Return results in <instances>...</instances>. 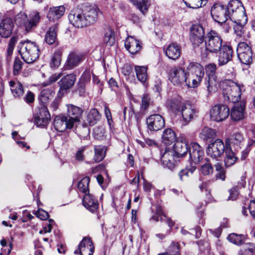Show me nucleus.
Returning a JSON list of instances; mask_svg holds the SVG:
<instances>
[{
    "instance_id": "55",
    "label": "nucleus",
    "mask_w": 255,
    "mask_h": 255,
    "mask_svg": "<svg viewBox=\"0 0 255 255\" xmlns=\"http://www.w3.org/2000/svg\"><path fill=\"white\" fill-rule=\"evenodd\" d=\"M180 251L179 245L178 243L173 242L168 249L169 255H178Z\"/></svg>"
},
{
    "instance_id": "14",
    "label": "nucleus",
    "mask_w": 255,
    "mask_h": 255,
    "mask_svg": "<svg viewBox=\"0 0 255 255\" xmlns=\"http://www.w3.org/2000/svg\"><path fill=\"white\" fill-rule=\"evenodd\" d=\"M67 107V116L70 121L74 126L77 123L81 121L82 116L83 113V110L78 106L72 104H68Z\"/></svg>"
},
{
    "instance_id": "22",
    "label": "nucleus",
    "mask_w": 255,
    "mask_h": 255,
    "mask_svg": "<svg viewBox=\"0 0 255 255\" xmlns=\"http://www.w3.org/2000/svg\"><path fill=\"white\" fill-rule=\"evenodd\" d=\"M246 103L241 101L235 104L231 111V117L233 121H238L245 117Z\"/></svg>"
},
{
    "instance_id": "29",
    "label": "nucleus",
    "mask_w": 255,
    "mask_h": 255,
    "mask_svg": "<svg viewBox=\"0 0 255 255\" xmlns=\"http://www.w3.org/2000/svg\"><path fill=\"white\" fill-rule=\"evenodd\" d=\"M230 20L234 23L242 22L243 23H246L248 21L247 16L244 7H241L233 13L229 14Z\"/></svg>"
},
{
    "instance_id": "19",
    "label": "nucleus",
    "mask_w": 255,
    "mask_h": 255,
    "mask_svg": "<svg viewBox=\"0 0 255 255\" xmlns=\"http://www.w3.org/2000/svg\"><path fill=\"white\" fill-rule=\"evenodd\" d=\"M188 153H189L190 159L195 164L199 163L204 156V151L202 147L195 142L190 144Z\"/></svg>"
},
{
    "instance_id": "10",
    "label": "nucleus",
    "mask_w": 255,
    "mask_h": 255,
    "mask_svg": "<svg viewBox=\"0 0 255 255\" xmlns=\"http://www.w3.org/2000/svg\"><path fill=\"white\" fill-rule=\"evenodd\" d=\"M211 13L213 18L216 22L223 23L228 21L227 24H230L228 21L229 14L226 6L215 4L212 6Z\"/></svg>"
},
{
    "instance_id": "45",
    "label": "nucleus",
    "mask_w": 255,
    "mask_h": 255,
    "mask_svg": "<svg viewBox=\"0 0 255 255\" xmlns=\"http://www.w3.org/2000/svg\"><path fill=\"white\" fill-rule=\"evenodd\" d=\"M94 160L99 162L102 161L105 156L106 148L104 146L96 145L95 146Z\"/></svg>"
},
{
    "instance_id": "3",
    "label": "nucleus",
    "mask_w": 255,
    "mask_h": 255,
    "mask_svg": "<svg viewBox=\"0 0 255 255\" xmlns=\"http://www.w3.org/2000/svg\"><path fill=\"white\" fill-rule=\"evenodd\" d=\"M41 17L39 12L33 11L27 16L24 12H20L14 17L15 24L27 32L31 31L39 23Z\"/></svg>"
},
{
    "instance_id": "60",
    "label": "nucleus",
    "mask_w": 255,
    "mask_h": 255,
    "mask_svg": "<svg viewBox=\"0 0 255 255\" xmlns=\"http://www.w3.org/2000/svg\"><path fill=\"white\" fill-rule=\"evenodd\" d=\"M62 75L61 73H55L52 75L48 79V80L43 83L44 86H48L57 81Z\"/></svg>"
},
{
    "instance_id": "63",
    "label": "nucleus",
    "mask_w": 255,
    "mask_h": 255,
    "mask_svg": "<svg viewBox=\"0 0 255 255\" xmlns=\"http://www.w3.org/2000/svg\"><path fill=\"white\" fill-rule=\"evenodd\" d=\"M90 77L89 75L85 74L82 75L81 76L79 82V86L80 88L84 89L85 88V85L87 82H88L90 81Z\"/></svg>"
},
{
    "instance_id": "23",
    "label": "nucleus",
    "mask_w": 255,
    "mask_h": 255,
    "mask_svg": "<svg viewBox=\"0 0 255 255\" xmlns=\"http://www.w3.org/2000/svg\"><path fill=\"white\" fill-rule=\"evenodd\" d=\"M126 49L131 54L137 53L141 49L140 41L133 36H128L125 42Z\"/></svg>"
},
{
    "instance_id": "28",
    "label": "nucleus",
    "mask_w": 255,
    "mask_h": 255,
    "mask_svg": "<svg viewBox=\"0 0 255 255\" xmlns=\"http://www.w3.org/2000/svg\"><path fill=\"white\" fill-rule=\"evenodd\" d=\"M13 24L10 18L4 19L0 24V35L4 38L9 37L12 32Z\"/></svg>"
},
{
    "instance_id": "62",
    "label": "nucleus",
    "mask_w": 255,
    "mask_h": 255,
    "mask_svg": "<svg viewBox=\"0 0 255 255\" xmlns=\"http://www.w3.org/2000/svg\"><path fill=\"white\" fill-rule=\"evenodd\" d=\"M61 63V58L58 54H55L51 59V67L55 68L58 67Z\"/></svg>"
},
{
    "instance_id": "54",
    "label": "nucleus",
    "mask_w": 255,
    "mask_h": 255,
    "mask_svg": "<svg viewBox=\"0 0 255 255\" xmlns=\"http://www.w3.org/2000/svg\"><path fill=\"white\" fill-rule=\"evenodd\" d=\"M240 255H255V246L254 244H249L246 248L241 250Z\"/></svg>"
},
{
    "instance_id": "57",
    "label": "nucleus",
    "mask_w": 255,
    "mask_h": 255,
    "mask_svg": "<svg viewBox=\"0 0 255 255\" xmlns=\"http://www.w3.org/2000/svg\"><path fill=\"white\" fill-rule=\"evenodd\" d=\"M251 48L245 42H242L238 44L237 48L238 55L243 53H246L248 51L251 50Z\"/></svg>"
},
{
    "instance_id": "49",
    "label": "nucleus",
    "mask_w": 255,
    "mask_h": 255,
    "mask_svg": "<svg viewBox=\"0 0 255 255\" xmlns=\"http://www.w3.org/2000/svg\"><path fill=\"white\" fill-rule=\"evenodd\" d=\"M152 219L156 221L166 222L170 228L174 225V222L169 218H167L161 211H158L157 215L152 217Z\"/></svg>"
},
{
    "instance_id": "11",
    "label": "nucleus",
    "mask_w": 255,
    "mask_h": 255,
    "mask_svg": "<svg viewBox=\"0 0 255 255\" xmlns=\"http://www.w3.org/2000/svg\"><path fill=\"white\" fill-rule=\"evenodd\" d=\"M205 31L200 24L192 25L190 28V40L194 46H198L204 39Z\"/></svg>"
},
{
    "instance_id": "13",
    "label": "nucleus",
    "mask_w": 255,
    "mask_h": 255,
    "mask_svg": "<svg viewBox=\"0 0 255 255\" xmlns=\"http://www.w3.org/2000/svg\"><path fill=\"white\" fill-rule=\"evenodd\" d=\"M226 144L220 139H217L213 143L209 145L207 154L212 158L218 159L221 157L225 151Z\"/></svg>"
},
{
    "instance_id": "30",
    "label": "nucleus",
    "mask_w": 255,
    "mask_h": 255,
    "mask_svg": "<svg viewBox=\"0 0 255 255\" xmlns=\"http://www.w3.org/2000/svg\"><path fill=\"white\" fill-rule=\"evenodd\" d=\"M189 149V146L188 145L185 140H178L174 143L173 145V151L177 157H183L186 155Z\"/></svg>"
},
{
    "instance_id": "7",
    "label": "nucleus",
    "mask_w": 255,
    "mask_h": 255,
    "mask_svg": "<svg viewBox=\"0 0 255 255\" xmlns=\"http://www.w3.org/2000/svg\"><path fill=\"white\" fill-rule=\"evenodd\" d=\"M217 67L215 64H210L205 68L207 78L205 79V85L209 94L217 89L218 81L215 73Z\"/></svg>"
},
{
    "instance_id": "53",
    "label": "nucleus",
    "mask_w": 255,
    "mask_h": 255,
    "mask_svg": "<svg viewBox=\"0 0 255 255\" xmlns=\"http://www.w3.org/2000/svg\"><path fill=\"white\" fill-rule=\"evenodd\" d=\"M229 241L234 244L239 245L242 243L244 236L241 235H237L235 233L230 234L227 238Z\"/></svg>"
},
{
    "instance_id": "32",
    "label": "nucleus",
    "mask_w": 255,
    "mask_h": 255,
    "mask_svg": "<svg viewBox=\"0 0 255 255\" xmlns=\"http://www.w3.org/2000/svg\"><path fill=\"white\" fill-rule=\"evenodd\" d=\"M165 54L169 59L176 60L180 56L181 47L177 43H172L166 48Z\"/></svg>"
},
{
    "instance_id": "18",
    "label": "nucleus",
    "mask_w": 255,
    "mask_h": 255,
    "mask_svg": "<svg viewBox=\"0 0 255 255\" xmlns=\"http://www.w3.org/2000/svg\"><path fill=\"white\" fill-rule=\"evenodd\" d=\"M94 250L95 248L91 239L85 237L80 242L78 249L74 252V254H80V255H92Z\"/></svg>"
},
{
    "instance_id": "46",
    "label": "nucleus",
    "mask_w": 255,
    "mask_h": 255,
    "mask_svg": "<svg viewBox=\"0 0 255 255\" xmlns=\"http://www.w3.org/2000/svg\"><path fill=\"white\" fill-rule=\"evenodd\" d=\"M134 4L143 15L147 12L149 5L148 0H132Z\"/></svg>"
},
{
    "instance_id": "42",
    "label": "nucleus",
    "mask_w": 255,
    "mask_h": 255,
    "mask_svg": "<svg viewBox=\"0 0 255 255\" xmlns=\"http://www.w3.org/2000/svg\"><path fill=\"white\" fill-rule=\"evenodd\" d=\"M216 135L215 130L208 127L204 128L200 133V137L204 140L214 138Z\"/></svg>"
},
{
    "instance_id": "35",
    "label": "nucleus",
    "mask_w": 255,
    "mask_h": 255,
    "mask_svg": "<svg viewBox=\"0 0 255 255\" xmlns=\"http://www.w3.org/2000/svg\"><path fill=\"white\" fill-rule=\"evenodd\" d=\"M176 134L175 131L170 128H167L163 130L162 134V141L166 145H169L175 141Z\"/></svg>"
},
{
    "instance_id": "44",
    "label": "nucleus",
    "mask_w": 255,
    "mask_h": 255,
    "mask_svg": "<svg viewBox=\"0 0 255 255\" xmlns=\"http://www.w3.org/2000/svg\"><path fill=\"white\" fill-rule=\"evenodd\" d=\"M104 42L108 46H112L115 42L114 31L110 28L106 30Z\"/></svg>"
},
{
    "instance_id": "34",
    "label": "nucleus",
    "mask_w": 255,
    "mask_h": 255,
    "mask_svg": "<svg viewBox=\"0 0 255 255\" xmlns=\"http://www.w3.org/2000/svg\"><path fill=\"white\" fill-rule=\"evenodd\" d=\"M225 152L226 155L224 158L225 165L226 167H229L233 165L238 158L232 150L231 147L226 146Z\"/></svg>"
},
{
    "instance_id": "58",
    "label": "nucleus",
    "mask_w": 255,
    "mask_h": 255,
    "mask_svg": "<svg viewBox=\"0 0 255 255\" xmlns=\"http://www.w3.org/2000/svg\"><path fill=\"white\" fill-rule=\"evenodd\" d=\"M22 62L19 58H15L13 63V74H19L22 69Z\"/></svg>"
},
{
    "instance_id": "33",
    "label": "nucleus",
    "mask_w": 255,
    "mask_h": 255,
    "mask_svg": "<svg viewBox=\"0 0 255 255\" xmlns=\"http://www.w3.org/2000/svg\"><path fill=\"white\" fill-rule=\"evenodd\" d=\"M242 22L235 23L233 25L234 32L237 36L242 38L244 40L250 37V32L248 30L245 24Z\"/></svg>"
},
{
    "instance_id": "64",
    "label": "nucleus",
    "mask_w": 255,
    "mask_h": 255,
    "mask_svg": "<svg viewBox=\"0 0 255 255\" xmlns=\"http://www.w3.org/2000/svg\"><path fill=\"white\" fill-rule=\"evenodd\" d=\"M36 215L42 220H45L49 217L48 213L42 209H38L36 213Z\"/></svg>"
},
{
    "instance_id": "12",
    "label": "nucleus",
    "mask_w": 255,
    "mask_h": 255,
    "mask_svg": "<svg viewBox=\"0 0 255 255\" xmlns=\"http://www.w3.org/2000/svg\"><path fill=\"white\" fill-rule=\"evenodd\" d=\"M180 112L182 116L181 122L183 126L187 125L197 117L198 114L197 110L193 106L189 104H184Z\"/></svg>"
},
{
    "instance_id": "25",
    "label": "nucleus",
    "mask_w": 255,
    "mask_h": 255,
    "mask_svg": "<svg viewBox=\"0 0 255 255\" xmlns=\"http://www.w3.org/2000/svg\"><path fill=\"white\" fill-rule=\"evenodd\" d=\"M65 7L63 5L50 7L47 14V17L50 21L58 22L57 20L64 14Z\"/></svg>"
},
{
    "instance_id": "50",
    "label": "nucleus",
    "mask_w": 255,
    "mask_h": 255,
    "mask_svg": "<svg viewBox=\"0 0 255 255\" xmlns=\"http://www.w3.org/2000/svg\"><path fill=\"white\" fill-rule=\"evenodd\" d=\"M238 58L244 64L249 65L252 61V50L248 51L246 53H243L238 55Z\"/></svg>"
},
{
    "instance_id": "59",
    "label": "nucleus",
    "mask_w": 255,
    "mask_h": 255,
    "mask_svg": "<svg viewBox=\"0 0 255 255\" xmlns=\"http://www.w3.org/2000/svg\"><path fill=\"white\" fill-rule=\"evenodd\" d=\"M50 119L41 118L39 117H34V122L37 127L44 128L48 123Z\"/></svg>"
},
{
    "instance_id": "16",
    "label": "nucleus",
    "mask_w": 255,
    "mask_h": 255,
    "mask_svg": "<svg viewBox=\"0 0 255 255\" xmlns=\"http://www.w3.org/2000/svg\"><path fill=\"white\" fill-rule=\"evenodd\" d=\"M53 125L55 129L59 132H63L67 129H72L74 127L72 123H70L68 117L64 115L56 116L53 122Z\"/></svg>"
},
{
    "instance_id": "38",
    "label": "nucleus",
    "mask_w": 255,
    "mask_h": 255,
    "mask_svg": "<svg viewBox=\"0 0 255 255\" xmlns=\"http://www.w3.org/2000/svg\"><path fill=\"white\" fill-rule=\"evenodd\" d=\"M166 105L167 107L173 112H180L182 107L184 105L181 98L179 97L168 100Z\"/></svg>"
},
{
    "instance_id": "6",
    "label": "nucleus",
    "mask_w": 255,
    "mask_h": 255,
    "mask_svg": "<svg viewBox=\"0 0 255 255\" xmlns=\"http://www.w3.org/2000/svg\"><path fill=\"white\" fill-rule=\"evenodd\" d=\"M222 39L215 31L211 30L205 37L206 50L211 53H216L222 47Z\"/></svg>"
},
{
    "instance_id": "48",
    "label": "nucleus",
    "mask_w": 255,
    "mask_h": 255,
    "mask_svg": "<svg viewBox=\"0 0 255 255\" xmlns=\"http://www.w3.org/2000/svg\"><path fill=\"white\" fill-rule=\"evenodd\" d=\"M90 182V178L85 177L81 180L78 184V188L79 190L85 194L89 193V183Z\"/></svg>"
},
{
    "instance_id": "36",
    "label": "nucleus",
    "mask_w": 255,
    "mask_h": 255,
    "mask_svg": "<svg viewBox=\"0 0 255 255\" xmlns=\"http://www.w3.org/2000/svg\"><path fill=\"white\" fill-rule=\"evenodd\" d=\"M55 95V92L51 88L43 89L39 97V100L43 105H46L47 102L53 99Z\"/></svg>"
},
{
    "instance_id": "5",
    "label": "nucleus",
    "mask_w": 255,
    "mask_h": 255,
    "mask_svg": "<svg viewBox=\"0 0 255 255\" xmlns=\"http://www.w3.org/2000/svg\"><path fill=\"white\" fill-rule=\"evenodd\" d=\"M18 49L22 58L27 63H32L39 57V49L34 42L28 40L21 41Z\"/></svg>"
},
{
    "instance_id": "39",
    "label": "nucleus",
    "mask_w": 255,
    "mask_h": 255,
    "mask_svg": "<svg viewBox=\"0 0 255 255\" xmlns=\"http://www.w3.org/2000/svg\"><path fill=\"white\" fill-rule=\"evenodd\" d=\"M9 85L10 87L11 91L15 97H19L21 96L24 92L23 86L19 82L10 81Z\"/></svg>"
},
{
    "instance_id": "51",
    "label": "nucleus",
    "mask_w": 255,
    "mask_h": 255,
    "mask_svg": "<svg viewBox=\"0 0 255 255\" xmlns=\"http://www.w3.org/2000/svg\"><path fill=\"white\" fill-rule=\"evenodd\" d=\"M242 3L237 0H232L227 7L228 14L233 13L237 9L240 8L241 7H243Z\"/></svg>"
},
{
    "instance_id": "9",
    "label": "nucleus",
    "mask_w": 255,
    "mask_h": 255,
    "mask_svg": "<svg viewBox=\"0 0 255 255\" xmlns=\"http://www.w3.org/2000/svg\"><path fill=\"white\" fill-rule=\"evenodd\" d=\"M229 114L230 110L228 107L222 104L215 105L210 110L211 120L217 122L225 120L229 117Z\"/></svg>"
},
{
    "instance_id": "20",
    "label": "nucleus",
    "mask_w": 255,
    "mask_h": 255,
    "mask_svg": "<svg viewBox=\"0 0 255 255\" xmlns=\"http://www.w3.org/2000/svg\"><path fill=\"white\" fill-rule=\"evenodd\" d=\"M244 137L240 132H235L225 140L226 146L231 147L232 145L235 149H240L243 145Z\"/></svg>"
},
{
    "instance_id": "27",
    "label": "nucleus",
    "mask_w": 255,
    "mask_h": 255,
    "mask_svg": "<svg viewBox=\"0 0 255 255\" xmlns=\"http://www.w3.org/2000/svg\"><path fill=\"white\" fill-rule=\"evenodd\" d=\"M76 81V76L74 74H68L59 81L60 91H67L73 87Z\"/></svg>"
},
{
    "instance_id": "1",
    "label": "nucleus",
    "mask_w": 255,
    "mask_h": 255,
    "mask_svg": "<svg viewBox=\"0 0 255 255\" xmlns=\"http://www.w3.org/2000/svg\"><path fill=\"white\" fill-rule=\"evenodd\" d=\"M100 10L98 8L90 6L85 9L75 8L68 15L70 22L75 27L82 28L94 23L97 20Z\"/></svg>"
},
{
    "instance_id": "47",
    "label": "nucleus",
    "mask_w": 255,
    "mask_h": 255,
    "mask_svg": "<svg viewBox=\"0 0 255 255\" xmlns=\"http://www.w3.org/2000/svg\"><path fill=\"white\" fill-rule=\"evenodd\" d=\"M76 132L81 138L85 139L89 136L90 128L88 127L86 123L77 127Z\"/></svg>"
},
{
    "instance_id": "15",
    "label": "nucleus",
    "mask_w": 255,
    "mask_h": 255,
    "mask_svg": "<svg viewBox=\"0 0 255 255\" xmlns=\"http://www.w3.org/2000/svg\"><path fill=\"white\" fill-rule=\"evenodd\" d=\"M147 128L150 131H158L165 126V121L159 114L150 115L146 119Z\"/></svg>"
},
{
    "instance_id": "4",
    "label": "nucleus",
    "mask_w": 255,
    "mask_h": 255,
    "mask_svg": "<svg viewBox=\"0 0 255 255\" xmlns=\"http://www.w3.org/2000/svg\"><path fill=\"white\" fill-rule=\"evenodd\" d=\"M186 86L188 88L198 87L203 80L205 72L203 67L199 64L190 63L187 66Z\"/></svg>"
},
{
    "instance_id": "26",
    "label": "nucleus",
    "mask_w": 255,
    "mask_h": 255,
    "mask_svg": "<svg viewBox=\"0 0 255 255\" xmlns=\"http://www.w3.org/2000/svg\"><path fill=\"white\" fill-rule=\"evenodd\" d=\"M83 204L88 210L92 213L95 212L98 208L97 200L90 193L86 194L83 197Z\"/></svg>"
},
{
    "instance_id": "2",
    "label": "nucleus",
    "mask_w": 255,
    "mask_h": 255,
    "mask_svg": "<svg viewBox=\"0 0 255 255\" xmlns=\"http://www.w3.org/2000/svg\"><path fill=\"white\" fill-rule=\"evenodd\" d=\"M222 89L224 100L234 103L240 100L242 92L245 91L243 84L231 80H226L223 82Z\"/></svg>"
},
{
    "instance_id": "21",
    "label": "nucleus",
    "mask_w": 255,
    "mask_h": 255,
    "mask_svg": "<svg viewBox=\"0 0 255 255\" xmlns=\"http://www.w3.org/2000/svg\"><path fill=\"white\" fill-rule=\"evenodd\" d=\"M233 53V50L230 46L223 45L222 48L219 50V66L224 65L230 61L232 59Z\"/></svg>"
},
{
    "instance_id": "24",
    "label": "nucleus",
    "mask_w": 255,
    "mask_h": 255,
    "mask_svg": "<svg viewBox=\"0 0 255 255\" xmlns=\"http://www.w3.org/2000/svg\"><path fill=\"white\" fill-rule=\"evenodd\" d=\"M59 23L56 22L50 26L46 32L44 41L49 45L54 44L57 41V32Z\"/></svg>"
},
{
    "instance_id": "40",
    "label": "nucleus",
    "mask_w": 255,
    "mask_h": 255,
    "mask_svg": "<svg viewBox=\"0 0 255 255\" xmlns=\"http://www.w3.org/2000/svg\"><path fill=\"white\" fill-rule=\"evenodd\" d=\"M147 67L146 66H135L134 70L137 79L141 83H144L147 78Z\"/></svg>"
},
{
    "instance_id": "52",
    "label": "nucleus",
    "mask_w": 255,
    "mask_h": 255,
    "mask_svg": "<svg viewBox=\"0 0 255 255\" xmlns=\"http://www.w3.org/2000/svg\"><path fill=\"white\" fill-rule=\"evenodd\" d=\"M200 171L204 176H209L213 174L214 169L212 164L207 162L201 166Z\"/></svg>"
},
{
    "instance_id": "56",
    "label": "nucleus",
    "mask_w": 255,
    "mask_h": 255,
    "mask_svg": "<svg viewBox=\"0 0 255 255\" xmlns=\"http://www.w3.org/2000/svg\"><path fill=\"white\" fill-rule=\"evenodd\" d=\"M35 117H39L41 118H47V119H50V114L48 111L46 106L42 105L39 109V112Z\"/></svg>"
},
{
    "instance_id": "43",
    "label": "nucleus",
    "mask_w": 255,
    "mask_h": 255,
    "mask_svg": "<svg viewBox=\"0 0 255 255\" xmlns=\"http://www.w3.org/2000/svg\"><path fill=\"white\" fill-rule=\"evenodd\" d=\"M188 7L197 9L205 5L207 0H183Z\"/></svg>"
},
{
    "instance_id": "8",
    "label": "nucleus",
    "mask_w": 255,
    "mask_h": 255,
    "mask_svg": "<svg viewBox=\"0 0 255 255\" xmlns=\"http://www.w3.org/2000/svg\"><path fill=\"white\" fill-rule=\"evenodd\" d=\"M187 66L174 67L169 72L168 78L170 81L174 85H186Z\"/></svg>"
},
{
    "instance_id": "61",
    "label": "nucleus",
    "mask_w": 255,
    "mask_h": 255,
    "mask_svg": "<svg viewBox=\"0 0 255 255\" xmlns=\"http://www.w3.org/2000/svg\"><path fill=\"white\" fill-rule=\"evenodd\" d=\"M210 249L208 245L199 247V252L197 255H213L210 252Z\"/></svg>"
},
{
    "instance_id": "31",
    "label": "nucleus",
    "mask_w": 255,
    "mask_h": 255,
    "mask_svg": "<svg viewBox=\"0 0 255 255\" xmlns=\"http://www.w3.org/2000/svg\"><path fill=\"white\" fill-rule=\"evenodd\" d=\"M83 56L81 54H77L75 52H71L68 55L66 62L65 63V67L67 69H72L77 66L82 61Z\"/></svg>"
},
{
    "instance_id": "41",
    "label": "nucleus",
    "mask_w": 255,
    "mask_h": 255,
    "mask_svg": "<svg viewBox=\"0 0 255 255\" xmlns=\"http://www.w3.org/2000/svg\"><path fill=\"white\" fill-rule=\"evenodd\" d=\"M101 115L96 109H91L87 115V121L90 126H93L100 119Z\"/></svg>"
},
{
    "instance_id": "17",
    "label": "nucleus",
    "mask_w": 255,
    "mask_h": 255,
    "mask_svg": "<svg viewBox=\"0 0 255 255\" xmlns=\"http://www.w3.org/2000/svg\"><path fill=\"white\" fill-rule=\"evenodd\" d=\"M178 158L173 149L166 148L165 151L161 155V163L165 167L172 169L175 164V159Z\"/></svg>"
},
{
    "instance_id": "37",
    "label": "nucleus",
    "mask_w": 255,
    "mask_h": 255,
    "mask_svg": "<svg viewBox=\"0 0 255 255\" xmlns=\"http://www.w3.org/2000/svg\"><path fill=\"white\" fill-rule=\"evenodd\" d=\"M196 169V166L192 164L182 169L178 173V176L180 181H186L193 174Z\"/></svg>"
}]
</instances>
